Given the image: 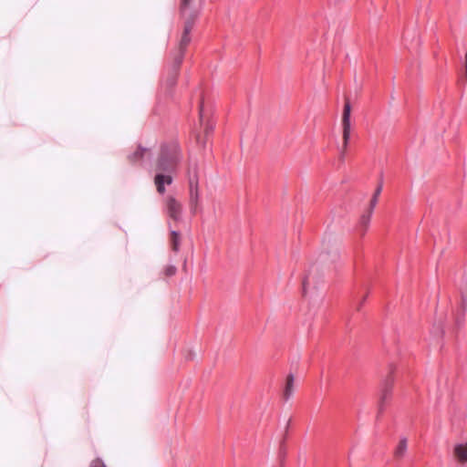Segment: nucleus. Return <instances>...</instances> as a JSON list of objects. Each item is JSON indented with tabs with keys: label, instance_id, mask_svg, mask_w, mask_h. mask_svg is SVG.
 I'll return each instance as SVG.
<instances>
[{
	"label": "nucleus",
	"instance_id": "1",
	"mask_svg": "<svg viewBox=\"0 0 467 467\" xmlns=\"http://www.w3.org/2000/svg\"><path fill=\"white\" fill-rule=\"evenodd\" d=\"M339 257L338 251L337 248L331 251H322L318 256L317 263L310 265L306 274L303 278V296L306 297L311 289H316L323 277V274L319 271L318 264H328L335 263Z\"/></svg>",
	"mask_w": 467,
	"mask_h": 467
},
{
	"label": "nucleus",
	"instance_id": "2",
	"mask_svg": "<svg viewBox=\"0 0 467 467\" xmlns=\"http://www.w3.org/2000/svg\"><path fill=\"white\" fill-rule=\"evenodd\" d=\"M182 159L181 148L177 142L164 143L157 161L160 171L172 173Z\"/></svg>",
	"mask_w": 467,
	"mask_h": 467
},
{
	"label": "nucleus",
	"instance_id": "3",
	"mask_svg": "<svg viewBox=\"0 0 467 467\" xmlns=\"http://www.w3.org/2000/svg\"><path fill=\"white\" fill-rule=\"evenodd\" d=\"M191 1L182 0L181 3V15L185 19V22L183 33L179 43V49L175 55L182 54V58L184 57L185 49L191 42L190 33L199 15V11L191 6Z\"/></svg>",
	"mask_w": 467,
	"mask_h": 467
},
{
	"label": "nucleus",
	"instance_id": "4",
	"mask_svg": "<svg viewBox=\"0 0 467 467\" xmlns=\"http://www.w3.org/2000/svg\"><path fill=\"white\" fill-rule=\"evenodd\" d=\"M187 175L189 184L190 211L193 215L197 213H202V208L200 202L199 176L196 161H190Z\"/></svg>",
	"mask_w": 467,
	"mask_h": 467
},
{
	"label": "nucleus",
	"instance_id": "5",
	"mask_svg": "<svg viewBox=\"0 0 467 467\" xmlns=\"http://www.w3.org/2000/svg\"><path fill=\"white\" fill-rule=\"evenodd\" d=\"M165 213L170 219L180 222L182 219V204L175 197L169 195L165 198Z\"/></svg>",
	"mask_w": 467,
	"mask_h": 467
},
{
	"label": "nucleus",
	"instance_id": "6",
	"mask_svg": "<svg viewBox=\"0 0 467 467\" xmlns=\"http://www.w3.org/2000/svg\"><path fill=\"white\" fill-rule=\"evenodd\" d=\"M152 152L150 148L139 146L138 149L128 156L131 163H137L142 166H150L152 161Z\"/></svg>",
	"mask_w": 467,
	"mask_h": 467
},
{
	"label": "nucleus",
	"instance_id": "7",
	"mask_svg": "<svg viewBox=\"0 0 467 467\" xmlns=\"http://www.w3.org/2000/svg\"><path fill=\"white\" fill-rule=\"evenodd\" d=\"M182 63V54L174 55L173 62L168 70L165 80L163 81V85H165L168 91L176 85L177 77H178L180 67H181Z\"/></svg>",
	"mask_w": 467,
	"mask_h": 467
},
{
	"label": "nucleus",
	"instance_id": "8",
	"mask_svg": "<svg viewBox=\"0 0 467 467\" xmlns=\"http://www.w3.org/2000/svg\"><path fill=\"white\" fill-rule=\"evenodd\" d=\"M350 114L351 106L348 101L346 102L342 116V126H343V145L344 148L348 146L350 139Z\"/></svg>",
	"mask_w": 467,
	"mask_h": 467
},
{
	"label": "nucleus",
	"instance_id": "9",
	"mask_svg": "<svg viewBox=\"0 0 467 467\" xmlns=\"http://www.w3.org/2000/svg\"><path fill=\"white\" fill-rule=\"evenodd\" d=\"M460 291H461L462 303H461L460 309L455 314V323H456L457 327H460L462 323V318L464 317V313H465V309H466V306H467V279L462 281V284L460 287Z\"/></svg>",
	"mask_w": 467,
	"mask_h": 467
},
{
	"label": "nucleus",
	"instance_id": "10",
	"mask_svg": "<svg viewBox=\"0 0 467 467\" xmlns=\"http://www.w3.org/2000/svg\"><path fill=\"white\" fill-rule=\"evenodd\" d=\"M392 386L393 379L390 376H389L384 379L381 385L379 412H381L383 410L384 403L388 400L389 397L391 394Z\"/></svg>",
	"mask_w": 467,
	"mask_h": 467
},
{
	"label": "nucleus",
	"instance_id": "11",
	"mask_svg": "<svg viewBox=\"0 0 467 467\" xmlns=\"http://www.w3.org/2000/svg\"><path fill=\"white\" fill-rule=\"evenodd\" d=\"M173 182L171 173L161 171L157 172L154 178V182L159 193L162 194L165 192V185H170Z\"/></svg>",
	"mask_w": 467,
	"mask_h": 467
},
{
	"label": "nucleus",
	"instance_id": "12",
	"mask_svg": "<svg viewBox=\"0 0 467 467\" xmlns=\"http://www.w3.org/2000/svg\"><path fill=\"white\" fill-rule=\"evenodd\" d=\"M294 380H295L294 375L292 373H290L286 378V383H285V391H284V399L285 401H287L293 395Z\"/></svg>",
	"mask_w": 467,
	"mask_h": 467
},
{
	"label": "nucleus",
	"instance_id": "13",
	"mask_svg": "<svg viewBox=\"0 0 467 467\" xmlns=\"http://www.w3.org/2000/svg\"><path fill=\"white\" fill-rule=\"evenodd\" d=\"M454 453L460 461L467 462V442L457 444L454 447Z\"/></svg>",
	"mask_w": 467,
	"mask_h": 467
},
{
	"label": "nucleus",
	"instance_id": "14",
	"mask_svg": "<svg viewBox=\"0 0 467 467\" xmlns=\"http://www.w3.org/2000/svg\"><path fill=\"white\" fill-rule=\"evenodd\" d=\"M371 216H372V213H370V212H368V211L361 215L360 220H359L358 228L362 234H364L367 231V229L368 228Z\"/></svg>",
	"mask_w": 467,
	"mask_h": 467
},
{
	"label": "nucleus",
	"instance_id": "15",
	"mask_svg": "<svg viewBox=\"0 0 467 467\" xmlns=\"http://www.w3.org/2000/svg\"><path fill=\"white\" fill-rule=\"evenodd\" d=\"M408 447V441L405 437L401 438L396 450H395V456L397 458H401L405 455L407 451Z\"/></svg>",
	"mask_w": 467,
	"mask_h": 467
},
{
	"label": "nucleus",
	"instance_id": "16",
	"mask_svg": "<svg viewBox=\"0 0 467 467\" xmlns=\"http://www.w3.org/2000/svg\"><path fill=\"white\" fill-rule=\"evenodd\" d=\"M431 333L434 337H442V335L444 333L442 322L441 321H440L439 323L435 322L432 326Z\"/></svg>",
	"mask_w": 467,
	"mask_h": 467
},
{
	"label": "nucleus",
	"instance_id": "17",
	"mask_svg": "<svg viewBox=\"0 0 467 467\" xmlns=\"http://www.w3.org/2000/svg\"><path fill=\"white\" fill-rule=\"evenodd\" d=\"M171 247L172 250L177 252L180 246V233L176 230L171 231Z\"/></svg>",
	"mask_w": 467,
	"mask_h": 467
},
{
	"label": "nucleus",
	"instance_id": "18",
	"mask_svg": "<svg viewBox=\"0 0 467 467\" xmlns=\"http://www.w3.org/2000/svg\"><path fill=\"white\" fill-rule=\"evenodd\" d=\"M378 198L379 197H376V196H372L371 200H370V203H369V208H368V212H370V213H373V210L375 208V206L377 205V202H378Z\"/></svg>",
	"mask_w": 467,
	"mask_h": 467
},
{
	"label": "nucleus",
	"instance_id": "19",
	"mask_svg": "<svg viewBox=\"0 0 467 467\" xmlns=\"http://www.w3.org/2000/svg\"><path fill=\"white\" fill-rule=\"evenodd\" d=\"M213 125L211 123H205L204 125V133L205 136L208 137L213 131Z\"/></svg>",
	"mask_w": 467,
	"mask_h": 467
},
{
	"label": "nucleus",
	"instance_id": "20",
	"mask_svg": "<svg viewBox=\"0 0 467 467\" xmlns=\"http://www.w3.org/2000/svg\"><path fill=\"white\" fill-rule=\"evenodd\" d=\"M90 467H106V465L100 459H96L92 461Z\"/></svg>",
	"mask_w": 467,
	"mask_h": 467
},
{
	"label": "nucleus",
	"instance_id": "21",
	"mask_svg": "<svg viewBox=\"0 0 467 467\" xmlns=\"http://www.w3.org/2000/svg\"><path fill=\"white\" fill-rule=\"evenodd\" d=\"M199 114L201 121H203V99L201 98L199 101Z\"/></svg>",
	"mask_w": 467,
	"mask_h": 467
},
{
	"label": "nucleus",
	"instance_id": "22",
	"mask_svg": "<svg viewBox=\"0 0 467 467\" xmlns=\"http://www.w3.org/2000/svg\"><path fill=\"white\" fill-rule=\"evenodd\" d=\"M382 191V183H379V185L376 188L374 192V196L379 197Z\"/></svg>",
	"mask_w": 467,
	"mask_h": 467
},
{
	"label": "nucleus",
	"instance_id": "23",
	"mask_svg": "<svg viewBox=\"0 0 467 467\" xmlns=\"http://www.w3.org/2000/svg\"><path fill=\"white\" fill-rule=\"evenodd\" d=\"M175 272H176V268H175L174 266H170V267H168V268L166 269V274H167L168 275H174V274H175Z\"/></svg>",
	"mask_w": 467,
	"mask_h": 467
},
{
	"label": "nucleus",
	"instance_id": "24",
	"mask_svg": "<svg viewBox=\"0 0 467 467\" xmlns=\"http://www.w3.org/2000/svg\"><path fill=\"white\" fill-rule=\"evenodd\" d=\"M285 457V451L283 448V446L281 445L280 451H279V458H280L281 462L284 461Z\"/></svg>",
	"mask_w": 467,
	"mask_h": 467
},
{
	"label": "nucleus",
	"instance_id": "25",
	"mask_svg": "<svg viewBox=\"0 0 467 467\" xmlns=\"http://www.w3.org/2000/svg\"><path fill=\"white\" fill-rule=\"evenodd\" d=\"M465 68H467V50H466V53H465Z\"/></svg>",
	"mask_w": 467,
	"mask_h": 467
},
{
	"label": "nucleus",
	"instance_id": "26",
	"mask_svg": "<svg viewBox=\"0 0 467 467\" xmlns=\"http://www.w3.org/2000/svg\"><path fill=\"white\" fill-rule=\"evenodd\" d=\"M322 246L324 250L327 249L325 242H323Z\"/></svg>",
	"mask_w": 467,
	"mask_h": 467
},
{
	"label": "nucleus",
	"instance_id": "27",
	"mask_svg": "<svg viewBox=\"0 0 467 467\" xmlns=\"http://www.w3.org/2000/svg\"><path fill=\"white\" fill-rule=\"evenodd\" d=\"M465 78L467 80V68H465Z\"/></svg>",
	"mask_w": 467,
	"mask_h": 467
},
{
	"label": "nucleus",
	"instance_id": "28",
	"mask_svg": "<svg viewBox=\"0 0 467 467\" xmlns=\"http://www.w3.org/2000/svg\"><path fill=\"white\" fill-rule=\"evenodd\" d=\"M288 425H289V421H288V422L286 423V425H285V430H287Z\"/></svg>",
	"mask_w": 467,
	"mask_h": 467
}]
</instances>
